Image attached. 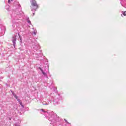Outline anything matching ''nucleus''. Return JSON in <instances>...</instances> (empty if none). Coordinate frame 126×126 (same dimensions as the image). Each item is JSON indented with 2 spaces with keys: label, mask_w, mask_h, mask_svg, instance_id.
Returning <instances> with one entry per match:
<instances>
[{
  "label": "nucleus",
  "mask_w": 126,
  "mask_h": 126,
  "mask_svg": "<svg viewBox=\"0 0 126 126\" xmlns=\"http://www.w3.org/2000/svg\"><path fill=\"white\" fill-rule=\"evenodd\" d=\"M123 14L124 16H126V11L123 12Z\"/></svg>",
  "instance_id": "39448f33"
},
{
  "label": "nucleus",
  "mask_w": 126,
  "mask_h": 126,
  "mask_svg": "<svg viewBox=\"0 0 126 126\" xmlns=\"http://www.w3.org/2000/svg\"><path fill=\"white\" fill-rule=\"evenodd\" d=\"M15 44L16 43H13V46H14V48H15Z\"/></svg>",
  "instance_id": "0eeeda50"
},
{
  "label": "nucleus",
  "mask_w": 126,
  "mask_h": 126,
  "mask_svg": "<svg viewBox=\"0 0 126 126\" xmlns=\"http://www.w3.org/2000/svg\"><path fill=\"white\" fill-rule=\"evenodd\" d=\"M28 23L31 25V21H30V20H28Z\"/></svg>",
  "instance_id": "423d86ee"
},
{
  "label": "nucleus",
  "mask_w": 126,
  "mask_h": 126,
  "mask_svg": "<svg viewBox=\"0 0 126 126\" xmlns=\"http://www.w3.org/2000/svg\"><path fill=\"white\" fill-rule=\"evenodd\" d=\"M39 69L41 70V72L44 74V75L46 74V73L44 72V71L42 69L41 67H39Z\"/></svg>",
  "instance_id": "7ed1b4c3"
},
{
  "label": "nucleus",
  "mask_w": 126,
  "mask_h": 126,
  "mask_svg": "<svg viewBox=\"0 0 126 126\" xmlns=\"http://www.w3.org/2000/svg\"><path fill=\"white\" fill-rule=\"evenodd\" d=\"M32 14L33 15H35V13H33Z\"/></svg>",
  "instance_id": "1a4fd4ad"
},
{
  "label": "nucleus",
  "mask_w": 126,
  "mask_h": 126,
  "mask_svg": "<svg viewBox=\"0 0 126 126\" xmlns=\"http://www.w3.org/2000/svg\"><path fill=\"white\" fill-rule=\"evenodd\" d=\"M32 11H33V10H35L36 11V9L37 8H39V5H36V6H33V7H31Z\"/></svg>",
  "instance_id": "f03ea898"
},
{
  "label": "nucleus",
  "mask_w": 126,
  "mask_h": 126,
  "mask_svg": "<svg viewBox=\"0 0 126 126\" xmlns=\"http://www.w3.org/2000/svg\"><path fill=\"white\" fill-rule=\"evenodd\" d=\"M10 1H12V0H8L9 3V2H10Z\"/></svg>",
  "instance_id": "6e6552de"
},
{
  "label": "nucleus",
  "mask_w": 126,
  "mask_h": 126,
  "mask_svg": "<svg viewBox=\"0 0 126 126\" xmlns=\"http://www.w3.org/2000/svg\"><path fill=\"white\" fill-rule=\"evenodd\" d=\"M36 5H38V4H37V2L35 0L32 1L31 3V7H33L34 6H35Z\"/></svg>",
  "instance_id": "f257e3e1"
},
{
  "label": "nucleus",
  "mask_w": 126,
  "mask_h": 126,
  "mask_svg": "<svg viewBox=\"0 0 126 126\" xmlns=\"http://www.w3.org/2000/svg\"><path fill=\"white\" fill-rule=\"evenodd\" d=\"M41 111H42V112H44V109H42Z\"/></svg>",
  "instance_id": "9d476101"
},
{
  "label": "nucleus",
  "mask_w": 126,
  "mask_h": 126,
  "mask_svg": "<svg viewBox=\"0 0 126 126\" xmlns=\"http://www.w3.org/2000/svg\"><path fill=\"white\" fill-rule=\"evenodd\" d=\"M15 41H16V38L13 37V40H12L13 44V43H16L15 42Z\"/></svg>",
  "instance_id": "20e7f679"
}]
</instances>
